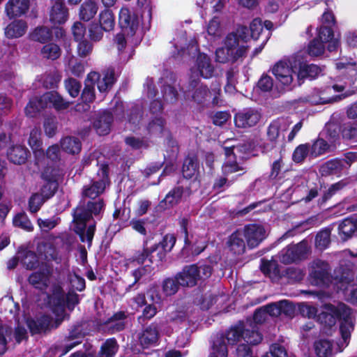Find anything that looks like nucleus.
I'll return each mask as SVG.
<instances>
[{
  "label": "nucleus",
  "mask_w": 357,
  "mask_h": 357,
  "mask_svg": "<svg viewBox=\"0 0 357 357\" xmlns=\"http://www.w3.org/2000/svg\"><path fill=\"white\" fill-rule=\"evenodd\" d=\"M105 206L103 199L99 198L97 200H90L86 204L79 202L73 209V231L79 236L82 243H87L89 248L92 245L96 229V222H94L88 227H86V224L90 220L93 219V215L100 216V220L102 218L100 213L104 211Z\"/></svg>",
  "instance_id": "obj_1"
},
{
  "label": "nucleus",
  "mask_w": 357,
  "mask_h": 357,
  "mask_svg": "<svg viewBox=\"0 0 357 357\" xmlns=\"http://www.w3.org/2000/svg\"><path fill=\"white\" fill-rule=\"evenodd\" d=\"M326 311H323L317 316L318 321L325 328H331L340 321V332L344 342L348 344L351 338V333L354 329V323L352 319V309L347 305L340 303L337 305L326 304Z\"/></svg>",
  "instance_id": "obj_2"
},
{
  "label": "nucleus",
  "mask_w": 357,
  "mask_h": 357,
  "mask_svg": "<svg viewBox=\"0 0 357 357\" xmlns=\"http://www.w3.org/2000/svg\"><path fill=\"white\" fill-rule=\"evenodd\" d=\"M224 334L228 344L232 346L236 345L242 339L252 344H258L263 339L262 335L255 329V327H252L250 329L243 321H238Z\"/></svg>",
  "instance_id": "obj_3"
},
{
  "label": "nucleus",
  "mask_w": 357,
  "mask_h": 357,
  "mask_svg": "<svg viewBox=\"0 0 357 357\" xmlns=\"http://www.w3.org/2000/svg\"><path fill=\"white\" fill-rule=\"evenodd\" d=\"M112 111L104 110L100 112L93 122V127L98 135L105 136L109 133L114 116L121 119L124 117V106L123 102H116Z\"/></svg>",
  "instance_id": "obj_4"
},
{
  "label": "nucleus",
  "mask_w": 357,
  "mask_h": 357,
  "mask_svg": "<svg viewBox=\"0 0 357 357\" xmlns=\"http://www.w3.org/2000/svg\"><path fill=\"white\" fill-rule=\"evenodd\" d=\"M143 16L134 8L122 7L119 12L118 24L127 37H133L142 24Z\"/></svg>",
  "instance_id": "obj_5"
},
{
  "label": "nucleus",
  "mask_w": 357,
  "mask_h": 357,
  "mask_svg": "<svg viewBox=\"0 0 357 357\" xmlns=\"http://www.w3.org/2000/svg\"><path fill=\"white\" fill-rule=\"evenodd\" d=\"M48 298L51 310L56 316L54 328H56L66 318H70V315L66 313L65 294L63 288L60 285L54 286L52 295L48 296Z\"/></svg>",
  "instance_id": "obj_6"
},
{
  "label": "nucleus",
  "mask_w": 357,
  "mask_h": 357,
  "mask_svg": "<svg viewBox=\"0 0 357 357\" xmlns=\"http://www.w3.org/2000/svg\"><path fill=\"white\" fill-rule=\"evenodd\" d=\"M309 248L307 241H302L297 244H290L281 251L280 261L284 264H289L307 258Z\"/></svg>",
  "instance_id": "obj_7"
},
{
  "label": "nucleus",
  "mask_w": 357,
  "mask_h": 357,
  "mask_svg": "<svg viewBox=\"0 0 357 357\" xmlns=\"http://www.w3.org/2000/svg\"><path fill=\"white\" fill-rule=\"evenodd\" d=\"M59 169L47 167L41 174V178L44 184L40 188V194L47 200L52 198L57 192L59 188Z\"/></svg>",
  "instance_id": "obj_8"
},
{
  "label": "nucleus",
  "mask_w": 357,
  "mask_h": 357,
  "mask_svg": "<svg viewBox=\"0 0 357 357\" xmlns=\"http://www.w3.org/2000/svg\"><path fill=\"white\" fill-rule=\"evenodd\" d=\"M87 80L91 81L94 86L97 83L98 89L100 93H107L116 82L114 69L109 68L105 70L102 79H100V73L91 71L87 75Z\"/></svg>",
  "instance_id": "obj_9"
},
{
  "label": "nucleus",
  "mask_w": 357,
  "mask_h": 357,
  "mask_svg": "<svg viewBox=\"0 0 357 357\" xmlns=\"http://www.w3.org/2000/svg\"><path fill=\"white\" fill-rule=\"evenodd\" d=\"M310 276L315 285L327 284L331 282L330 266L328 262L321 259L313 261Z\"/></svg>",
  "instance_id": "obj_10"
},
{
  "label": "nucleus",
  "mask_w": 357,
  "mask_h": 357,
  "mask_svg": "<svg viewBox=\"0 0 357 357\" xmlns=\"http://www.w3.org/2000/svg\"><path fill=\"white\" fill-rule=\"evenodd\" d=\"M128 314L123 310L114 312L102 324L109 335H114L123 331L128 325Z\"/></svg>",
  "instance_id": "obj_11"
},
{
  "label": "nucleus",
  "mask_w": 357,
  "mask_h": 357,
  "mask_svg": "<svg viewBox=\"0 0 357 357\" xmlns=\"http://www.w3.org/2000/svg\"><path fill=\"white\" fill-rule=\"evenodd\" d=\"M261 113L254 108H245L234 115L235 126L241 128L255 126L260 120Z\"/></svg>",
  "instance_id": "obj_12"
},
{
  "label": "nucleus",
  "mask_w": 357,
  "mask_h": 357,
  "mask_svg": "<svg viewBox=\"0 0 357 357\" xmlns=\"http://www.w3.org/2000/svg\"><path fill=\"white\" fill-rule=\"evenodd\" d=\"M197 264L185 265L181 271L176 274L182 287H193L201 280Z\"/></svg>",
  "instance_id": "obj_13"
},
{
  "label": "nucleus",
  "mask_w": 357,
  "mask_h": 357,
  "mask_svg": "<svg viewBox=\"0 0 357 357\" xmlns=\"http://www.w3.org/2000/svg\"><path fill=\"white\" fill-rule=\"evenodd\" d=\"M160 324L153 321L145 326L138 335L140 345L144 349L155 346L160 338Z\"/></svg>",
  "instance_id": "obj_14"
},
{
  "label": "nucleus",
  "mask_w": 357,
  "mask_h": 357,
  "mask_svg": "<svg viewBox=\"0 0 357 357\" xmlns=\"http://www.w3.org/2000/svg\"><path fill=\"white\" fill-rule=\"evenodd\" d=\"M26 326L31 335L45 333L54 328L52 318L48 314H42L37 318L29 317L26 320Z\"/></svg>",
  "instance_id": "obj_15"
},
{
  "label": "nucleus",
  "mask_w": 357,
  "mask_h": 357,
  "mask_svg": "<svg viewBox=\"0 0 357 357\" xmlns=\"http://www.w3.org/2000/svg\"><path fill=\"white\" fill-rule=\"evenodd\" d=\"M244 236L248 246L250 248H257L266 238L264 227L258 224H249L245 226Z\"/></svg>",
  "instance_id": "obj_16"
},
{
  "label": "nucleus",
  "mask_w": 357,
  "mask_h": 357,
  "mask_svg": "<svg viewBox=\"0 0 357 357\" xmlns=\"http://www.w3.org/2000/svg\"><path fill=\"white\" fill-rule=\"evenodd\" d=\"M85 333L83 328V324L82 321H77L70 326L68 328V333L65 336V341H74L70 344H66L62 350V355L69 352L76 346L82 343V339L85 336Z\"/></svg>",
  "instance_id": "obj_17"
},
{
  "label": "nucleus",
  "mask_w": 357,
  "mask_h": 357,
  "mask_svg": "<svg viewBox=\"0 0 357 357\" xmlns=\"http://www.w3.org/2000/svg\"><path fill=\"white\" fill-rule=\"evenodd\" d=\"M280 129V119H275L269 123L266 130V142L261 146L264 153L270 152L279 145Z\"/></svg>",
  "instance_id": "obj_18"
},
{
  "label": "nucleus",
  "mask_w": 357,
  "mask_h": 357,
  "mask_svg": "<svg viewBox=\"0 0 357 357\" xmlns=\"http://www.w3.org/2000/svg\"><path fill=\"white\" fill-rule=\"evenodd\" d=\"M43 102L45 107L53 108L56 111H62L68 109L70 102L55 90L44 93L43 95Z\"/></svg>",
  "instance_id": "obj_19"
},
{
  "label": "nucleus",
  "mask_w": 357,
  "mask_h": 357,
  "mask_svg": "<svg viewBox=\"0 0 357 357\" xmlns=\"http://www.w3.org/2000/svg\"><path fill=\"white\" fill-rule=\"evenodd\" d=\"M176 241V238L173 234H166L159 242L154 243L151 248L154 249V252L158 251L157 257L159 261H162L165 258L167 253L172 251Z\"/></svg>",
  "instance_id": "obj_20"
},
{
  "label": "nucleus",
  "mask_w": 357,
  "mask_h": 357,
  "mask_svg": "<svg viewBox=\"0 0 357 357\" xmlns=\"http://www.w3.org/2000/svg\"><path fill=\"white\" fill-rule=\"evenodd\" d=\"M292 68L286 62L279 61L273 66L272 73L282 84L289 86L293 82Z\"/></svg>",
  "instance_id": "obj_21"
},
{
  "label": "nucleus",
  "mask_w": 357,
  "mask_h": 357,
  "mask_svg": "<svg viewBox=\"0 0 357 357\" xmlns=\"http://www.w3.org/2000/svg\"><path fill=\"white\" fill-rule=\"evenodd\" d=\"M51 273L52 271L48 267L40 268L29 276L28 282L37 289L45 290L49 286Z\"/></svg>",
  "instance_id": "obj_22"
},
{
  "label": "nucleus",
  "mask_w": 357,
  "mask_h": 357,
  "mask_svg": "<svg viewBox=\"0 0 357 357\" xmlns=\"http://www.w3.org/2000/svg\"><path fill=\"white\" fill-rule=\"evenodd\" d=\"M30 0H8L5 5V11L10 19L20 17L27 13Z\"/></svg>",
  "instance_id": "obj_23"
},
{
  "label": "nucleus",
  "mask_w": 357,
  "mask_h": 357,
  "mask_svg": "<svg viewBox=\"0 0 357 357\" xmlns=\"http://www.w3.org/2000/svg\"><path fill=\"white\" fill-rule=\"evenodd\" d=\"M183 193V186L174 187L159 202L158 207L161 210L173 208L181 202Z\"/></svg>",
  "instance_id": "obj_24"
},
{
  "label": "nucleus",
  "mask_w": 357,
  "mask_h": 357,
  "mask_svg": "<svg viewBox=\"0 0 357 357\" xmlns=\"http://www.w3.org/2000/svg\"><path fill=\"white\" fill-rule=\"evenodd\" d=\"M68 18V10L63 0H56L50 11V21L54 24H64Z\"/></svg>",
  "instance_id": "obj_25"
},
{
  "label": "nucleus",
  "mask_w": 357,
  "mask_h": 357,
  "mask_svg": "<svg viewBox=\"0 0 357 357\" xmlns=\"http://www.w3.org/2000/svg\"><path fill=\"white\" fill-rule=\"evenodd\" d=\"M30 152L24 146L20 144L13 145L7 150V157L8 160L15 165L24 164Z\"/></svg>",
  "instance_id": "obj_26"
},
{
  "label": "nucleus",
  "mask_w": 357,
  "mask_h": 357,
  "mask_svg": "<svg viewBox=\"0 0 357 357\" xmlns=\"http://www.w3.org/2000/svg\"><path fill=\"white\" fill-rule=\"evenodd\" d=\"M322 70L323 69L316 64L299 61L297 77L298 80H312L318 77Z\"/></svg>",
  "instance_id": "obj_27"
},
{
  "label": "nucleus",
  "mask_w": 357,
  "mask_h": 357,
  "mask_svg": "<svg viewBox=\"0 0 357 357\" xmlns=\"http://www.w3.org/2000/svg\"><path fill=\"white\" fill-rule=\"evenodd\" d=\"M151 241V238L148 237L144 240L143 243L142 250L136 251L130 258V261L136 263L138 265H142L147 260L151 266L153 263L154 249H152L151 246L149 247V242Z\"/></svg>",
  "instance_id": "obj_28"
},
{
  "label": "nucleus",
  "mask_w": 357,
  "mask_h": 357,
  "mask_svg": "<svg viewBox=\"0 0 357 357\" xmlns=\"http://www.w3.org/2000/svg\"><path fill=\"white\" fill-rule=\"evenodd\" d=\"M354 219V218L352 215L350 217L344 218L338 224V235L342 241L348 240L357 231V225Z\"/></svg>",
  "instance_id": "obj_29"
},
{
  "label": "nucleus",
  "mask_w": 357,
  "mask_h": 357,
  "mask_svg": "<svg viewBox=\"0 0 357 357\" xmlns=\"http://www.w3.org/2000/svg\"><path fill=\"white\" fill-rule=\"evenodd\" d=\"M197 66L200 75L203 78L208 79L213 76L215 68L207 54L203 53L198 54L197 57Z\"/></svg>",
  "instance_id": "obj_30"
},
{
  "label": "nucleus",
  "mask_w": 357,
  "mask_h": 357,
  "mask_svg": "<svg viewBox=\"0 0 357 357\" xmlns=\"http://www.w3.org/2000/svg\"><path fill=\"white\" fill-rule=\"evenodd\" d=\"M227 340L223 333H218L212 338V349L213 352L211 356L215 357H227L228 349L225 342Z\"/></svg>",
  "instance_id": "obj_31"
},
{
  "label": "nucleus",
  "mask_w": 357,
  "mask_h": 357,
  "mask_svg": "<svg viewBox=\"0 0 357 357\" xmlns=\"http://www.w3.org/2000/svg\"><path fill=\"white\" fill-rule=\"evenodd\" d=\"M26 29L27 24L24 20H14L5 29V34L8 38H16L22 36Z\"/></svg>",
  "instance_id": "obj_32"
},
{
  "label": "nucleus",
  "mask_w": 357,
  "mask_h": 357,
  "mask_svg": "<svg viewBox=\"0 0 357 357\" xmlns=\"http://www.w3.org/2000/svg\"><path fill=\"white\" fill-rule=\"evenodd\" d=\"M52 30L45 26H38L36 27L29 34V38L31 40L42 44L50 42L52 40Z\"/></svg>",
  "instance_id": "obj_33"
},
{
  "label": "nucleus",
  "mask_w": 357,
  "mask_h": 357,
  "mask_svg": "<svg viewBox=\"0 0 357 357\" xmlns=\"http://www.w3.org/2000/svg\"><path fill=\"white\" fill-rule=\"evenodd\" d=\"M98 10L95 0H85L80 6L79 16L80 20L89 22L94 17Z\"/></svg>",
  "instance_id": "obj_34"
},
{
  "label": "nucleus",
  "mask_w": 357,
  "mask_h": 357,
  "mask_svg": "<svg viewBox=\"0 0 357 357\" xmlns=\"http://www.w3.org/2000/svg\"><path fill=\"white\" fill-rule=\"evenodd\" d=\"M227 246L235 255H243L245 251V243L238 231L233 232L228 238Z\"/></svg>",
  "instance_id": "obj_35"
},
{
  "label": "nucleus",
  "mask_w": 357,
  "mask_h": 357,
  "mask_svg": "<svg viewBox=\"0 0 357 357\" xmlns=\"http://www.w3.org/2000/svg\"><path fill=\"white\" fill-rule=\"evenodd\" d=\"M166 120L162 116L152 118L146 127L148 133L155 137H162L165 130Z\"/></svg>",
  "instance_id": "obj_36"
},
{
  "label": "nucleus",
  "mask_w": 357,
  "mask_h": 357,
  "mask_svg": "<svg viewBox=\"0 0 357 357\" xmlns=\"http://www.w3.org/2000/svg\"><path fill=\"white\" fill-rule=\"evenodd\" d=\"M60 144L62 150L69 154H77L82 149V143L79 139L75 137H65L61 139Z\"/></svg>",
  "instance_id": "obj_37"
},
{
  "label": "nucleus",
  "mask_w": 357,
  "mask_h": 357,
  "mask_svg": "<svg viewBox=\"0 0 357 357\" xmlns=\"http://www.w3.org/2000/svg\"><path fill=\"white\" fill-rule=\"evenodd\" d=\"M105 189V183L103 181H93L90 185L84 186L82 196L93 200L103 193Z\"/></svg>",
  "instance_id": "obj_38"
},
{
  "label": "nucleus",
  "mask_w": 357,
  "mask_h": 357,
  "mask_svg": "<svg viewBox=\"0 0 357 357\" xmlns=\"http://www.w3.org/2000/svg\"><path fill=\"white\" fill-rule=\"evenodd\" d=\"M199 171V163L196 156L185 158L182 167L183 176L186 179L192 178Z\"/></svg>",
  "instance_id": "obj_39"
},
{
  "label": "nucleus",
  "mask_w": 357,
  "mask_h": 357,
  "mask_svg": "<svg viewBox=\"0 0 357 357\" xmlns=\"http://www.w3.org/2000/svg\"><path fill=\"white\" fill-rule=\"evenodd\" d=\"M340 132L343 139L357 141V121L344 122L340 126Z\"/></svg>",
  "instance_id": "obj_40"
},
{
  "label": "nucleus",
  "mask_w": 357,
  "mask_h": 357,
  "mask_svg": "<svg viewBox=\"0 0 357 357\" xmlns=\"http://www.w3.org/2000/svg\"><path fill=\"white\" fill-rule=\"evenodd\" d=\"M119 345L115 337L107 339L101 345L98 355L102 357H114L118 352Z\"/></svg>",
  "instance_id": "obj_41"
},
{
  "label": "nucleus",
  "mask_w": 357,
  "mask_h": 357,
  "mask_svg": "<svg viewBox=\"0 0 357 357\" xmlns=\"http://www.w3.org/2000/svg\"><path fill=\"white\" fill-rule=\"evenodd\" d=\"M98 24L105 29V32L112 31L115 26V17L113 12L108 8L101 10L99 14Z\"/></svg>",
  "instance_id": "obj_42"
},
{
  "label": "nucleus",
  "mask_w": 357,
  "mask_h": 357,
  "mask_svg": "<svg viewBox=\"0 0 357 357\" xmlns=\"http://www.w3.org/2000/svg\"><path fill=\"white\" fill-rule=\"evenodd\" d=\"M46 108L43 96L33 97L29 99L24 108V112L29 117H35L42 109Z\"/></svg>",
  "instance_id": "obj_43"
},
{
  "label": "nucleus",
  "mask_w": 357,
  "mask_h": 357,
  "mask_svg": "<svg viewBox=\"0 0 357 357\" xmlns=\"http://www.w3.org/2000/svg\"><path fill=\"white\" fill-rule=\"evenodd\" d=\"M347 184V183L345 181L341 180L331 185L330 187L324 192L322 196L319 199L318 204L321 206L326 204L339 191L342 190L344 187H346Z\"/></svg>",
  "instance_id": "obj_44"
},
{
  "label": "nucleus",
  "mask_w": 357,
  "mask_h": 357,
  "mask_svg": "<svg viewBox=\"0 0 357 357\" xmlns=\"http://www.w3.org/2000/svg\"><path fill=\"white\" fill-rule=\"evenodd\" d=\"M61 76L56 71L45 73L41 76L40 82L46 89L54 90L61 82Z\"/></svg>",
  "instance_id": "obj_45"
},
{
  "label": "nucleus",
  "mask_w": 357,
  "mask_h": 357,
  "mask_svg": "<svg viewBox=\"0 0 357 357\" xmlns=\"http://www.w3.org/2000/svg\"><path fill=\"white\" fill-rule=\"evenodd\" d=\"M331 229L324 228L320 230L315 236L314 245L319 250H326L331 243Z\"/></svg>",
  "instance_id": "obj_46"
},
{
  "label": "nucleus",
  "mask_w": 357,
  "mask_h": 357,
  "mask_svg": "<svg viewBox=\"0 0 357 357\" xmlns=\"http://www.w3.org/2000/svg\"><path fill=\"white\" fill-rule=\"evenodd\" d=\"M40 54L43 58L54 61L61 56V50L58 45L49 42L41 48Z\"/></svg>",
  "instance_id": "obj_47"
},
{
  "label": "nucleus",
  "mask_w": 357,
  "mask_h": 357,
  "mask_svg": "<svg viewBox=\"0 0 357 357\" xmlns=\"http://www.w3.org/2000/svg\"><path fill=\"white\" fill-rule=\"evenodd\" d=\"M314 351L318 357H330L333 353V343L326 339L317 340L314 342Z\"/></svg>",
  "instance_id": "obj_48"
},
{
  "label": "nucleus",
  "mask_w": 357,
  "mask_h": 357,
  "mask_svg": "<svg viewBox=\"0 0 357 357\" xmlns=\"http://www.w3.org/2000/svg\"><path fill=\"white\" fill-rule=\"evenodd\" d=\"M285 144L282 142L280 147V157L277 160H274L271 165V172L268 175L270 180H277L279 178V175L284 167L282 151H284Z\"/></svg>",
  "instance_id": "obj_49"
},
{
  "label": "nucleus",
  "mask_w": 357,
  "mask_h": 357,
  "mask_svg": "<svg viewBox=\"0 0 357 357\" xmlns=\"http://www.w3.org/2000/svg\"><path fill=\"white\" fill-rule=\"evenodd\" d=\"M161 93L163 100L168 103H175L178 101L179 94L174 86L165 82L161 86Z\"/></svg>",
  "instance_id": "obj_50"
},
{
  "label": "nucleus",
  "mask_w": 357,
  "mask_h": 357,
  "mask_svg": "<svg viewBox=\"0 0 357 357\" xmlns=\"http://www.w3.org/2000/svg\"><path fill=\"white\" fill-rule=\"evenodd\" d=\"M329 147V144L325 139L318 137L310 145V156L312 158L319 157L326 153Z\"/></svg>",
  "instance_id": "obj_51"
},
{
  "label": "nucleus",
  "mask_w": 357,
  "mask_h": 357,
  "mask_svg": "<svg viewBox=\"0 0 357 357\" xmlns=\"http://www.w3.org/2000/svg\"><path fill=\"white\" fill-rule=\"evenodd\" d=\"M189 217H182L178 218V225L180 227L181 233L183 234L184 245L182 248V252H185L188 248L192 245V241L190 238L188 231V226L190 224Z\"/></svg>",
  "instance_id": "obj_52"
},
{
  "label": "nucleus",
  "mask_w": 357,
  "mask_h": 357,
  "mask_svg": "<svg viewBox=\"0 0 357 357\" xmlns=\"http://www.w3.org/2000/svg\"><path fill=\"white\" fill-rule=\"evenodd\" d=\"M181 287L179 280L176 278H167L162 282V288L164 294L167 296H173L176 294Z\"/></svg>",
  "instance_id": "obj_53"
},
{
  "label": "nucleus",
  "mask_w": 357,
  "mask_h": 357,
  "mask_svg": "<svg viewBox=\"0 0 357 357\" xmlns=\"http://www.w3.org/2000/svg\"><path fill=\"white\" fill-rule=\"evenodd\" d=\"M310 144H302L296 146L292 153V160L296 163L304 162L308 154L310 155Z\"/></svg>",
  "instance_id": "obj_54"
},
{
  "label": "nucleus",
  "mask_w": 357,
  "mask_h": 357,
  "mask_svg": "<svg viewBox=\"0 0 357 357\" xmlns=\"http://www.w3.org/2000/svg\"><path fill=\"white\" fill-rule=\"evenodd\" d=\"M267 314L264 307L255 310L253 314L252 320L248 319L245 322L248 325V328L252 329V327H255V329L259 331V324H261L266 321Z\"/></svg>",
  "instance_id": "obj_55"
},
{
  "label": "nucleus",
  "mask_w": 357,
  "mask_h": 357,
  "mask_svg": "<svg viewBox=\"0 0 357 357\" xmlns=\"http://www.w3.org/2000/svg\"><path fill=\"white\" fill-rule=\"evenodd\" d=\"M216 296L213 294H197L194 298V303L202 310H208L215 302Z\"/></svg>",
  "instance_id": "obj_56"
},
{
  "label": "nucleus",
  "mask_w": 357,
  "mask_h": 357,
  "mask_svg": "<svg viewBox=\"0 0 357 357\" xmlns=\"http://www.w3.org/2000/svg\"><path fill=\"white\" fill-rule=\"evenodd\" d=\"M47 199L38 192L33 193L28 201V209L31 213H36L42 207Z\"/></svg>",
  "instance_id": "obj_57"
},
{
  "label": "nucleus",
  "mask_w": 357,
  "mask_h": 357,
  "mask_svg": "<svg viewBox=\"0 0 357 357\" xmlns=\"http://www.w3.org/2000/svg\"><path fill=\"white\" fill-rule=\"evenodd\" d=\"M105 29L96 22H92L88 28V36L91 42L97 43L103 38Z\"/></svg>",
  "instance_id": "obj_58"
},
{
  "label": "nucleus",
  "mask_w": 357,
  "mask_h": 357,
  "mask_svg": "<svg viewBox=\"0 0 357 357\" xmlns=\"http://www.w3.org/2000/svg\"><path fill=\"white\" fill-rule=\"evenodd\" d=\"M208 86L204 84H201L192 94V100L198 105H202L208 100L210 94Z\"/></svg>",
  "instance_id": "obj_59"
},
{
  "label": "nucleus",
  "mask_w": 357,
  "mask_h": 357,
  "mask_svg": "<svg viewBox=\"0 0 357 357\" xmlns=\"http://www.w3.org/2000/svg\"><path fill=\"white\" fill-rule=\"evenodd\" d=\"M80 98L86 104L91 103L95 100V86L91 81L87 80V77L85 79L84 87L82 91Z\"/></svg>",
  "instance_id": "obj_60"
},
{
  "label": "nucleus",
  "mask_w": 357,
  "mask_h": 357,
  "mask_svg": "<svg viewBox=\"0 0 357 357\" xmlns=\"http://www.w3.org/2000/svg\"><path fill=\"white\" fill-rule=\"evenodd\" d=\"M40 130L36 127L33 128L30 132L28 143L33 152L43 151V142L40 139Z\"/></svg>",
  "instance_id": "obj_61"
},
{
  "label": "nucleus",
  "mask_w": 357,
  "mask_h": 357,
  "mask_svg": "<svg viewBox=\"0 0 357 357\" xmlns=\"http://www.w3.org/2000/svg\"><path fill=\"white\" fill-rule=\"evenodd\" d=\"M13 223L15 227L21 228L27 231H31L33 229V227L24 213H20L15 215L13 220Z\"/></svg>",
  "instance_id": "obj_62"
},
{
  "label": "nucleus",
  "mask_w": 357,
  "mask_h": 357,
  "mask_svg": "<svg viewBox=\"0 0 357 357\" xmlns=\"http://www.w3.org/2000/svg\"><path fill=\"white\" fill-rule=\"evenodd\" d=\"M64 84L66 89L71 97L76 98L79 96L82 88V84L79 81L69 77L65 80Z\"/></svg>",
  "instance_id": "obj_63"
},
{
  "label": "nucleus",
  "mask_w": 357,
  "mask_h": 357,
  "mask_svg": "<svg viewBox=\"0 0 357 357\" xmlns=\"http://www.w3.org/2000/svg\"><path fill=\"white\" fill-rule=\"evenodd\" d=\"M319 38H313L308 44L307 53L312 56H318L324 54L325 46Z\"/></svg>",
  "instance_id": "obj_64"
}]
</instances>
